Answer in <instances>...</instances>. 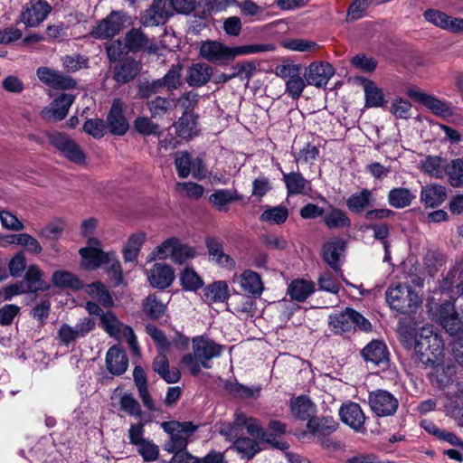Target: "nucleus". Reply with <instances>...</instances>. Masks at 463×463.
<instances>
[{
	"instance_id": "obj_1",
	"label": "nucleus",
	"mask_w": 463,
	"mask_h": 463,
	"mask_svg": "<svg viewBox=\"0 0 463 463\" xmlns=\"http://www.w3.org/2000/svg\"><path fill=\"white\" fill-rule=\"evenodd\" d=\"M399 334L405 346L413 347L419 360L423 364H434L442 357L443 342L440 336L432 331L431 327L423 326L416 334L401 327Z\"/></svg>"
},
{
	"instance_id": "obj_2",
	"label": "nucleus",
	"mask_w": 463,
	"mask_h": 463,
	"mask_svg": "<svg viewBox=\"0 0 463 463\" xmlns=\"http://www.w3.org/2000/svg\"><path fill=\"white\" fill-rule=\"evenodd\" d=\"M270 44H247L230 47L219 41L208 40L201 43L200 56L209 62L224 65L232 61L236 57L258 53L272 50Z\"/></svg>"
},
{
	"instance_id": "obj_3",
	"label": "nucleus",
	"mask_w": 463,
	"mask_h": 463,
	"mask_svg": "<svg viewBox=\"0 0 463 463\" xmlns=\"http://www.w3.org/2000/svg\"><path fill=\"white\" fill-rule=\"evenodd\" d=\"M192 348L193 353L184 355L181 363L196 376L202 368H212V360L220 357L225 347L209 337L198 335L192 339Z\"/></svg>"
},
{
	"instance_id": "obj_4",
	"label": "nucleus",
	"mask_w": 463,
	"mask_h": 463,
	"mask_svg": "<svg viewBox=\"0 0 463 463\" xmlns=\"http://www.w3.org/2000/svg\"><path fill=\"white\" fill-rule=\"evenodd\" d=\"M97 220L90 218L85 220L81 224L82 235L88 237V243L85 248L80 250L82 258V266L86 269H95L103 264H107L109 260V254L104 252L101 243L99 240L90 237L95 231Z\"/></svg>"
},
{
	"instance_id": "obj_5",
	"label": "nucleus",
	"mask_w": 463,
	"mask_h": 463,
	"mask_svg": "<svg viewBox=\"0 0 463 463\" xmlns=\"http://www.w3.org/2000/svg\"><path fill=\"white\" fill-rule=\"evenodd\" d=\"M385 298L390 307L402 314L414 312L420 304L418 294L407 284L399 283L389 287Z\"/></svg>"
},
{
	"instance_id": "obj_6",
	"label": "nucleus",
	"mask_w": 463,
	"mask_h": 463,
	"mask_svg": "<svg viewBox=\"0 0 463 463\" xmlns=\"http://www.w3.org/2000/svg\"><path fill=\"white\" fill-rule=\"evenodd\" d=\"M329 326L335 334L342 335L359 327L361 330L368 331L371 323L360 313L353 308H345L344 311H335L329 316Z\"/></svg>"
},
{
	"instance_id": "obj_7",
	"label": "nucleus",
	"mask_w": 463,
	"mask_h": 463,
	"mask_svg": "<svg viewBox=\"0 0 463 463\" xmlns=\"http://www.w3.org/2000/svg\"><path fill=\"white\" fill-rule=\"evenodd\" d=\"M275 74L285 80V92L292 99H298L306 86L307 80L301 76V65L284 62L275 68Z\"/></svg>"
},
{
	"instance_id": "obj_8",
	"label": "nucleus",
	"mask_w": 463,
	"mask_h": 463,
	"mask_svg": "<svg viewBox=\"0 0 463 463\" xmlns=\"http://www.w3.org/2000/svg\"><path fill=\"white\" fill-rule=\"evenodd\" d=\"M162 427L170 435V439L165 445V449L170 453L185 451L187 438L197 430V426L190 421L164 422Z\"/></svg>"
},
{
	"instance_id": "obj_9",
	"label": "nucleus",
	"mask_w": 463,
	"mask_h": 463,
	"mask_svg": "<svg viewBox=\"0 0 463 463\" xmlns=\"http://www.w3.org/2000/svg\"><path fill=\"white\" fill-rule=\"evenodd\" d=\"M338 423L333 417H312L307 423L309 432L317 438L320 444L326 449H337L340 444L334 441L329 436L336 430Z\"/></svg>"
},
{
	"instance_id": "obj_10",
	"label": "nucleus",
	"mask_w": 463,
	"mask_h": 463,
	"mask_svg": "<svg viewBox=\"0 0 463 463\" xmlns=\"http://www.w3.org/2000/svg\"><path fill=\"white\" fill-rule=\"evenodd\" d=\"M50 143L69 161L82 165L85 163V154L80 146L70 137L60 132L48 134Z\"/></svg>"
},
{
	"instance_id": "obj_11",
	"label": "nucleus",
	"mask_w": 463,
	"mask_h": 463,
	"mask_svg": "<svg viewBox=\"0 0 463 463\" xmlns=\"http://www.w3.org/2000/svg\"><path fill=\"white\" fill-rule=\"evenodd\" d=\"M241 428H245L248 434L253 438L263 439L265 436V431L260 427V421L255 418L248 417L241 411L235 412L232 425L222 428L221 433L228 439H233L238 436V431Z\"/></svg>"
},
{
	"instance_id": "obj_12",
	"label": "nucleus",
	"mask_w": 463,
	"mask_h": 463,
	"mask_svg": "<svg viewBox=\"0 0 463 463\" xmlns=\"http://www.w3.org/2000/svg\"><path fill=\"white\" fill-rule=\"evenodd\" d=\"M368 400L371 410L379 417L392 416L399 406L398 399L383 389L371 392Z\"/></svg>"
},
{
	"instance_id": "obj_13",
	"label": "nucleus",
	"mask_w": 463,
	"mask_h": 463,
	"mask_svg": "<svg viewBox=\"0 0 463 463\" xmlns=\"http://www.w3.org/2000/svg\"><path fill=\"white\" fill-rule=\"evenodd\" d=\"M453 374L454 369L452 367L445 368L439 365L436 367V379L439 387L445 391L446 402H454L453 399L463 402V381L454 382Z\"/></svg>"
},
{
	"instance_id": "obj_14",
	"label": "nucleus",
	"mask_w": 463,
	"mask_h": 463,
	"mask_svg": "<svg viewBox=\"0 0 463 463\" xmlns=\"http://www.w3.org/2000/svg\"><path fill=\"white\" fill-rule=\"evenodd\" d=\"M172 15L169 0H153V3L140 14V23L145 27L164 24Z\"/></svg>"
},
{
	"instance_id": "obj_15",
	"label": "nucleus",
	"mask_w": 463,
	"mask_h": 463,
	"mask_svg": "<svg viewBox=\"0 0 463 463\" xmlns=\"http://www.w3.org/2000/svg\"><path fill=\"white\" fill-rule=\"evenodd\" d=\"M51 10L52 7L46 1H31L21 14V22L28 27H35L46 19Z\"/></svg>"
},
{
	"instance_id": "obj_16",
	"label": "nucleus",
	"mask_w": 463,
	"mask_h": 463,
	"mask_svg": "<svg viewBox=\"0 0 463 463\" xmlns=\"http://www.w3.org/2000/svg\"><path fill=\"white\" fill-rule=\"evenodd\" d=\"M75 100V97L71 94L63 93L54 99L52 103L45 107L41 116L48 121H60L63 119Z\"/></svg>"
},
{
	"instance_id": "obj_17",
	"label": "nucleus",
	"mask_w": 463,
	"mask_h": 463,
	"mask_svg": "<svg viewBox=\"0 0 463 463\" xmlns=\"http://www.w3.org/2000/svg\"><path fill=\"white\" fill-rule=\"evenodd\" d=\"M335 69L326 61L312 62L306 69L305 79L307 84L321 88L326 86L334 76Z\"/></svg>"
},
{
	"instance_id": "obj_18",
	"label": "nucleus",
	"mask_w": 463,
	"mask_h": 463,
	"mask_svg": "<svg viewBox=\"0 0 463 463\" xmlns=\"http://www.w3.org/2000/svg\"><path fill=\"white\" fill-rule=\"evenodd\" d=\"M36 74L43 83L52 89L71 90L76 86V82L71 78L49 67H39Z\"/></svg>"
},
{
	"instance_id": "obj_19",
	"label": "nucleus",
	"mask_w": 463,
	"mask_h": 463,
	"mask_svg": "<svg viewBox=\"0 0 463 463\" xmlns=\"http://www.w3.org/2000/svg\"><path fill=\"white\" fill-rule=\"evenodd\" d=\"M150 285L158 289L169 288L175 280V272L171 266L165 263H155L146 270Z\"/></svg>"
},
{
	"instance_id": "obj_20",
	"label": "nucleus",
	"mask_w": 463,
	"mask_h": 463,
	"mask_svg": "<svg viewBox=\"0 0 463 463\" xmlns=\"http://www.w3.org/2000/svg\"><path fill=\"white\" fill-rule=\"evenodd\" d=\"M408 95L411 99L417 100L418 102L425 106L428 109H430L433 114L437 116L448 118L453 114L449 103L440 100L432 95H429L427 93L414 90H410L408 91Z\"/></svg>"
},
{
	"instance_id": "obj_21",
	"label": "nucleus",
	"mask_w": 463,
	"mask_h": 463,
	"mask_svg": "<svg viewBox=\"0 0 463 463\" xmlns=\"http://www.w3.org/2000/svg\"><path fill=\"white\" fill-rule=\"evenodd\" d=\"M424 17L430 23L453 33L463 34V18L452 17L439 10L425 11Z\"/></svg>"
},
{
	"instance_id": "obj_22",
	"label": "nucleus",
	"mask_w": 463,
	"mask_h": 463,
	"mask_svg": "<svg viewBox=\"0 0 463 463\" xmlns=\"http://www.w3.org/2000/svg\"><path fill=\"white\" fill-rule=\"evenodd\" d=\"M116 111V99L111 103L108 122L99 118L88 119L83 125V130L94 138H100L108 132L116 134V124L114 123V113Z\"/></svg>"
},
{
	"instance_id": "obj_23",
	"label": "nucleus",
	"mask_w": 463,
	"mask_h": 463,
	"mask_svg": "<svg viewBox=\"0 0 463 463\" xmlns=\"http://www.w3.org/2000/svg\"><path fill=\"white\" fill-rule=\"evenodd\" d=\"M438 320L449 335H456L462 329L463 322L458 317L454 305L449 301H446L439 306Z\"/></svg>"
},
{
	"instance_id": "obj_24",
	"label": "nucleus",
	"mask_w": 463,
	"mask_h": 463,
	"mask_svg": "<svg viewBox=\"0 0 463 463\" xmlns=\"http://www.w3.org/2000/svg\"><path fill=\"white\" fill-rule=\"evenodd\" d=\"M339 416L344 423L355 431L364 430L365 416L358 403L348 402L343 404L339 410Z\"/></svg>"
},
{
	"instance_id": "obj_25",
	"label": "nucleus",
	"mask_w": 463,
	"mask_h": 463,
	"mask_svg": "<svg viewBox=\"0 0 463 463\" xmlns=\"http://www.w3.org/2000/svg\"><path fill=\"white\" fill-rule=\"evenodd\" d=\"M166 351H158L157 355L152 362V369L167 383H178L181 379L180 371L175 368H170Z\"/></svg>"
},
{
	"instance_id": "obj_26",
	"label": "nucleus",
	"mask_w": 463,
	"mask_h": 463,
	"mask_svg": "<svg viewBox=\"0 0 463 463\" xmlns=\"http://www.w3.org/2000/svg\"><path fill=\"white\" fill-rule=\"evenodd\" d=\"M237 281L240 284L241 290L246 294L253 298H259L261 296L264 285L259 273L250 269H245L237 278Z\"/></svg>"
},
{
	"instance_id": "obj_27",
	"label": "nucleus",
	"mask_w": 463,
	"mask_h": 463,
	"mask_svg": "<svg viewBox=\"0 0 463 463\" xmlns=\"http://www.w3.org/2000/svg\"><path fill=\"white\" fill-rule=\"evenodd\" d=\"M146 240V234L144 232L132 233L127 240L122 249L123 259L126 263L131 266L136 265L138 253Z\"/></svg>"
},
{
	"instance_id": "obj_28",
	"label": "nucleus",
	"mask_w": 463,
	"mask_h": 463,
	"mask_svg": "<svg viewBox=\"0 0 463 463\" xmlns=\"http://www.w3.org/2000/svg\"><path fill=\"white\" fill-rule=\"evenodd\" d=\"M447 198L446 188L438 184H430L423 186L420 191V202L427 208L439 206Z\"/></svg>"
},
{
	"instance_id": "obj_29",
	"label": "nucleus",
	"mask_w": 463,
	"mask_h": 463,
	"mask_svg": "<svg viewBox=\"0 0 463 463\" xmlns=\"http://www.w3.org/2000/svg\"><path fill=\"white\" fill-rule=\"evenodd\" d=\"M206 247L208 249L210 260L222 268L232 269L235 267L234 260L228 254L224 253L221 241L214 238L206 240Z\"/></svg>"
},
{
	"instance_id": "obj_30",
	"label": "nucleus",
	"mask_w": 463,
	"mask_h": 463,
	"mask_svg": "<svg viewBox=\"0 0 463 463\" xmlns=\"http://www.w3.org/2000/svg\"><path fill=\"white\" fill-rule=\"evenodd\" d=\"M22 281L25 282V288L29 293L45 291L50 288L49 284L43 279V272L36 264L29 265Z\"/></svg>"
},
{
	"instance_id": "obj_31",
	"label": "nucleus",
	"mask_w": 463,
	"mask_h": 463,
	"mask_svg": "<svg viewBox=\"0 0 463 463\" xmlns=\"http://www.w3.org/2000/svg\"><path fill=\"white\" fill-rule=\"evenodd\" d=\"M447 160L439 156H427L420 163V169L424 174L436 179L446 175Z\"/></svg>"
},
{
	"instance_id": "obj_32",
	"label": "nucleus",
	"mask_w": 463,
	"mask_h": 463,
	"mask_svg": "<svg viewBox=\"0 0 463 463\" xmlns=\"http://www.w3.org/2000/svg\"><path fill=\"white\" fill-rule=\"evenodd\" d=\"M212 74L213 69L210 65L203 62L194 63L187 71L186 81L189 86L200 87L210 80Z\"/></svg>"
},
{
	"instance_id": "obj_33",
	"label": "nucleus",
	"mask_w": 463,
	"mask_h": 463,
	"mask_svg": "<svg viewBox=\"0 0 463 463\" xmlns=\"http://www.w3.org/2000/svg\"><path fill=\"white\" fill-rule=\"evenodd\" d=\"M366 362L376 365H386L388 363V351L386 345L380 341H372L362 351Z\"/></svg>"
},
{
	"instance_id": "obj_34",
	"label": "nucleus",
	"mask_w": 463,
	"mask_h": 463,
	"mask_svg": "<svg viewBox=\"0 0 463 463\" xmlns=\"http://www.w3.org/2000/svg\"><path fill=\"white\" fill-rule=\"evenodd\" d=\"M345 250V243L339 240L329 241L323 247V259L335 271H341L339 258Z\"/></svg>"
},
{
	"instance_id": "obj_35",
	"label": "nucleus",
	"mask_w": 463,
	"mask_h": 463,
	"mask_svg": "<svg viewBox=\"0 0 463 463\" xmlns=\"http://www.w3.org/2000/svg\"><path fill=\"white\" fill-rule=\"evenodd\" d=\"M141 70V65L132 57L118 59V83L134 80Z\"/></svg>"
},
{
	"instance_id": "obj_36",
	"label": "nucleus",
	"mask_w": 463,
	"mask_h": 463,
	"mask_svg": "<svg viewBox=\"0 0 463 463\" xmlns=\"http://www.w3.org/2000/svg\"><path fill=\"white\" fill-rule=\"evenodd\" d=\"M362 84L364 90L365 107L380 108L386 104L387 101L383 90L380 89L373 81L363 79Z\"/></svg>"
},
{
	"instance_id": "obj_37",
	"label": "nucleus",
	"mask_w": 463,
	"mask_h": 463,
	"mask_svg": "<svg viewBox=\"0 0 463 463\" xmlns=\"http://www.w3.org/2000/svg\"><path fill=\"white\" fill-rule=\"evenodd\" d=\"M283 181L288 194H305L310 190L309 181L299 172L283 173Z\"/></svg>"
},
{
	"instance_id": "obj_38",
	"label": "nucleus",
	"mask_w": 463,
	"mask_h": 463,
	"mask_svg": "<svg viewBox=\"0 0 463 463\" xmlns=\"http://www.w3.org/2000/svg\"><path fill=\"white\" fill-rule=\"evenodd\" d=\"M175 132L182 138H192L198 134L197 116L194 113H183L175 124Z\"/></svg>"
},
{
	"instance_id": "obj_39",
	"label": "nucleus",
	"mask_w": 463,
	"mask_h": 463,
	"mask_svg": "<svg viewBox=\"0 0 463 463\" xmlns=\"http://www.w3.org/2000/svg\"><path fill=\"white\" fill-rule=\"evenodd\" d=\"M90 35L99 40L110 39L116 35V12L112 11L100 20L90 32Z\"/></svg>"
},
{
	"instance_id": "obj_40",
	"label": "nucleus",
	"mask_w": 463,
	"mask_h": 463,
	"mask_svg": "<svg viewBox=\"0 0 463 463\" xmlns=\"http://www.w3.org/2000/svg\"><path fill=\"white\" fill-rule=\"evenodd\" d=\"M415 194L405 187H395L389 191L387 200L389 204L395 209H403L411 204Z\"/></svg>"
},
{
	"instance_id": "obj_41",
	"label": "nucleus",
	"mask_w": 463,
	"mask_h": 463,
	"mask_svg": "<svg viewBox=\"0 0 463 463\" xmlns=\"http://www.w3.org/2000/svg\"><path fill=\"white\" fill-rule=\"evenodd\" d=\"M205 301L213 303H223L230 298L228 284L223 280L215 281L204 288Z\"/></svg>"
},
{
	"instance_id": "obj_42",
	"label": "nucleus",
	"mask_w": 463,
	"mask_h": 463,
	"mask_svg": "<svg viewBox=\"0 0 463 463\" xmlns=\"http://www.w3.org/2000/svg\"><path fill=\"white\" fill-rule=\"evenodd\" d=\"M290 409L294 417L302 420L312 418L316 411L314 403L305 396H298L291 400Z\"/></svg>"
},
{
	"instance_id": "obj_43",
	"label": "nucleus",
	"mask_w": 463,
	"mask_h": 463,
	"mask_svg": "<svg viewBox=\"0 0 463 463\" xmlns=\"http://www.w3.org/2000/svg\"><path fill=\"white\" fill-rule=\"evenodd\" d=\"M241 196L236 190L219 189L209 196L210 203L220 212L226 211V206L239 201Z\"/></svg>"
},
{
	"instance_id": "obj_44",
	"label": "nucleus",
	"mask_w": 463,
	"mask_h": 463,
	"mask_svg": "<svg viewBox=\"0 0 463 463\" xmlns=\"http://www.w3.org/2000/svg\"><path fill=\"white\" fill-rule=\"evenodd\" d=\"M86 309L90 315L100 316V326L112 337L116 336V317L110 311L100 313V307L94 302H87Z\"/></svg>"
},
{
	"instance_id": "obj_45",
	"label": "nucleus",
	"mask_w": 463,
	"mask_h": 463,
	"mask_svg": "<svg viewBox=\"0 0 463 463\" xmlns=\"http://www.w3.org/2000/svg\"><path fill=\"white\" fill-rule=\"evenodd\" d=\"M315 291V284L305 279L293 280L288 288L290 298L298 302L305 301Z\"/></svg>"
},
{
	"instance_id": "obj_46",
	"label": "nucleus",
	"mask_w": 463,
	"mask_h": 463,
	"mask_svg": "<svg viewBox=\"0 0 463 463\" xmlns=\"http://www.w3.org/2000/svg\"><path fill=\"white\" fill-rule=\"evenodd\" d=\"M323 216L325 224L331 230L348 228L351 225V221L346 213L338 208L330 207L328 211L324 213Z\"/></svg>"
},
{
	"instance_id": "obj_47",
	"label": "nucleus",
	"mask_w": 463,
	"mask_h": 463,
	"mask_svg": "<svg viewBox=\"0 0 463 463\" xmlns=\"http://www.w3.org/2000/svg\"><path fill=\"white\" fill-rule=\"evenodd\" d=\"M143 313L151 319H158L162 317L166 311V305L154 295H148L142 303Z\"/></svg>"
},
{
	"instance_id": "obj_48",
	"label": "nucleus",
	"mask_w": 463,
	"mask_h": 463,
	"mask_svg": "<svg viewBox=\"0 0 463 463\" xmlns=\"http://www.w3.org/2000/svg\"><path fill=\"white\" fill-rule=\"evenodd\" d=\"M6 239L7 242L23 246L33 254H39L43 250L39 241L28 233L13 234L7 236Z\"/></svg>"
},
{
	"instance_id": "obj_49",
	"label": "nucleus",
	"mask_w": 463,
	"mask_h": 463,
	"mask_svg": "<svg viewBox=\"0 0 463 463\" xmlns=\"http://www.w3.org/2000/svg\"><path fill=\"white\" fill-rule=\"evenodd\" d=\"M446 175L452 187H463V158H456L447 163Z\"/></svg>"
},
{
	"instance_id": "obj_50",
	"label": "nucleus",
	"mask_w": 463,
	"mask_h": 463,
	"mask_svg": "<svg viewBox=\"0 0 463 463\" xmlns=\"http://www.w3.org/2000/svg\"><path fill=\"white\" fill-rule=\"evenodd\" d=\"M232 448L241 458L247 459L252 458L260 450L259 443L255 439L246 437L236 439Z\"/></svg>"
},
{
	"instance_id": "obj_51",
	"label": "nucleus",
	"mask_w": 463,
	"mask_h": 463,
	"mask_svg": "<svg viewBox=\"0 0 463 463\" xmlns=\"http://www.w3.org/2000/svg\"><path fill=\"white\" fill-rule=\"evenodd\" d=\"M118 340L125 341L133 354L141 358V351L133 328L118 321Z\"/></svg>"
},
{
	"instance_id": "obj_52",
	"label": "nucleus",
	"mask_w": 463,
	"mask_h": 463,
	"mask_svg": "<svg viewBox=\"0 0 463 463\" xmlns=\"http://www.w3.org/2000/svg\"><path fill=\"white\" fill-rule=\"evenodd\" d=\"M319 155V149L316 145L307 143L303 147H292V156L297 164H307L317 159Z\"/></svg>"
},
{
	"instance_id": "obj_53",
	"label": "nucleus",
	"mask_w": 463,
	"mask_h": 463,
	"mask_svg": "<svg viewBox=\"0 0 463 463\" xmlns=\"http://www.w3.org/2000/svg\"><path fill=\"white\" fill-rule=\"evenodd\" d=\"M176 237H171L164 241L160 245L156 246L148 255V260L153 261L156 260H165L173 256L175 250L177 247Z\"/></svg>"
},
{
	"instance_id": "obj_54",
	"label": "nucleus",
	"mask_w": 463,
	"mask_h": 463,
	"mask_svg": "<svg viewBox=\"0 0 463 463\" xmlns=\"http://www.w3.org/2000/svg\"><path fill=\"white\" fill-rule=\"evenodd\" d=\"M372 200V192L363 189L359 193L353 194L346 202L348 209L353 213H361L369 206Z\"/></svg>"
},
{
	"instance_id": "obj_55",
	"label": "nucleus",
	"mask_w": 463,
	"mask_h": 463,
	"mask_svg": "<svg viewBox=\"0 0 463 463\" xmlns=\"http://www.w3.org/2000/svg\"><path fill=\"white\" fill-rule=\"evenodd\" d=\"M147 43L145 33L137 28L131 29L125 37L124 46L132 52H137Z\"/></svg>"
},
{
	"instance_id": "obj_56",
	"label": "nucleus",
	"mask_w": 463,
	"mask_h": 463,
	"mask_svg": "<svg viewBox=\"0 0 463 463\" xmlns=\"http://www.w3.org/2000/svg\"><path fill=\"white\" fill-rule=\"evenodd\" d=\"M147 108L152 118L160 117L175 108V99L157 96L147 102Z\"/></svg>"
},
{
	"instance_id": "obj_57",
	"label": "nucleus",
	"mask_w": 463,
	"mask_h": 463,
	"mask_svg": "<svg viewBox=\"0 0 463 463\" xmlns=\"http://www.w3.org/2000/svg\"><path fill=\"white\" fill-rule=\"evenodd\" d=\"M288 216V209L284 206H275L270 207L265 210L260 217V220L262 222H268L269 224H282L284 223Z\"/></svg>"
},
{
	"instance_id": "obj_58",
	"label": "nucleus",
	"mask_w": 463,
	"mask_h": 463,
	"mask_svg": "<svg viewBox=\"0 0 463 463\" xmlns=\"http://www.w3.org/2000/svg\"><path fill=\"white\" fill-rule=\"evenodd\" d=\"M224 387L229 392L241 399L256 398L260 392V387L252 388L242 385L238 382H227Z\"/></svg>"
},
{
	"instance_id": "obj_59",
	"label": "nucleus",
	"mask_w": 463,
	"mask_h": 463,
	"mask_svg": "<svg viewBox=\"0 0 463 463\" xmlns=\"http://www.w3.org/2000/svg\"><path fill=\"white\" fill-rule=\"evenodd\" d=\"M85 291L106 307L113 306V299L105 286L100 282L87 285Z\"/></svg>"
},
{
	"instance_id": "obj_60",
	"label": "nucleus",
	"mask_w": 463,
	"mask_h": 463,
	"mask_svg": "<svg viewBox=\"0 0 463 463\" xmlns=\"http://www.w3.org/2000/svg\"><path fill=\"white\" fill-rule=\"evenodd\" d=\"M232 77L238 78L241 81H246V86L249 85L250 79L253 78L257 72V67L255 63L251 61L238 62L232 67Z\"/></svg>"
},
{
	"instance_id": "obj_61",
	"label": "nucleus",
	"mask_w": 463,
	"mask_h": 463,
	"mask_svg": "<svg viewBox=\"0 0 463 463\" xmlns=\"http://www.w3.org/2000/svg\"><path fill=\"white\" fill-rule=\"evenodd\" d=\"M192 156L187 151L176 152L175 155V166L180 178H187L191 175Z\"/></svg>"
},
{
	"instance_id": "obj_62",
	"label": "nucleus",
	"mask_w": 463,
	"mask_h": 463,
	"mask_svg": "<svg viewBox=\"0 0 463 463\" xmlns=\"http://www.w3.org/2000/svg\"><path fill=\"white\" fill-rule=\"evenodd\" d=\"M52 283L56 287L79 288H80V281L71 272L64 270H57L52 274Z\"/></svg>"
},
{
	"instance_id": "obj_63",
	"label": "nucleus",
	"mask_w": 463,
	"mask_h": 463,
	"mask_svg": "<svg viewBox=\"0 0 463 463\" xmlns=\"http://www.w3.org/2000/svg\"><path fill=\"white\" fill-rule=\"evenodd\" d=\"M88 333L87 329H81L80 326L71 327L68 325H62L58 331L59 340L68 345L71 342L75 341L78 337L83 336Z\"/></svg>"
},
{
	"instance_id": "obj_64",
	"label": "nucleus",
	"mask_w": 463,
	"mask_h": 463,
	"mask_svg": "<svg viewBox=\"0 0 463 463\" xmlns=\"http://www.w3.org/2000/svg\"><path fill=\"white\" fill-rule=\"evenodd\" d=\"M182 287L190 291H194L203 286V280L199 275L190 268H185L180 276Z\"/></svg>"
}]
</instances>
